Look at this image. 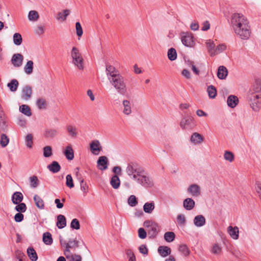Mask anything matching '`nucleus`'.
<instances>
[{
  "label": "nucleus",
  "mask_w": 261,
  "mask_h": 261,
  "mask_svg": "<svg viewBox=\"0 0 261 261\" xmlns=\"http://www.w3.org/2000/svg\"><path fill=\"white\" fill-rule=\"evenodd\" d=\"M34 63L32 61H28L24 66V71L27 74H31L33 71Z\"/></svg>",
  "instance_id": "nucleus-31"
},
{
  "label": "nucleus",
  "mask_w": 261,
  "mask_h": 261,
  "mask_svg": "<svg viewBox=\"0 0 261 261\" xmlns=\"http://www.w3.org/2000/svg\"><path fill=\"white\" fill-rule=\"evenodd\" d=\"M196 122L191 116H186L180 122V126L182 129H192L196 126Z\"/></svg>",
  "instance_id": "nucleus-7"
},
{
  "label": "nucleus",
  "mask_w": 261,
  "mask_h": 261,
  "mask_svg": "<svg viewBox=\"0 0 261 261\" xmlns=\"http://www.w3.org/2000/svg\"><path fill=\"white\" fill-rule=\"evenodd\" d=\"M9 143V137L5 134L1 135L0 144L3 148L6 147Z\"/></svg>",
  "instance_id": "nucleus-42"
},
{
  "label": "nucleus",
  "mask_w": 261,
  "mask_h": 261,
  "mask_svg": "<svg viewBox=\"0 0 261 261\" xmlns=\"http://www.w3.org/2000/svg\"><path fill=\"white\" fill-rule=\"evenodd\" d=\"M227 48V46L225 43L220 44L217 46L215 50V56L220 54L225 51Z\"/></svg>",
  "instance_id": "nucleus-47"
},
{
  "label": "nucleus",
  "mask_w": 261,
  "mask_h": 261,
  "mask_svg": "<svg viewBox=\"0 0 261 261\" xmlns=\"http://www.w3.org/2000/svg\"><path fill=\"white\" fill-rule=\"evenodd\" d=\"M138 236L141 239L146 238L147 233L145 230L143 228H140L138 230Z\"/></svg>",
  "instance_id": "nucleus-64"
},
{
  "label": "nucleus",
  "mask_w": 261,
  "mask_h": 261,
  "mask_svg": "<svg viewBox=\"0 0 261 261\" xmlns=\"http://www.w3.org/2000/svg\"><path fill=\"white\" fill-rule=\"evenodd\" d=\"M75 28L76 35L79 37H81L83 34V31L81 23L79 22H76Z\"/></svg>",
  "instance_id": "nucleus-62"
},
{
  "label": "nucleus",
  "mask_w": 261,
  "mask_h": 261,
  "mask_svg": "<svg viewBox=\"0 0 261 261\" xmlns=\"http://www.w3.org/2000/svg\"><path fill=\"white\" fill-rule=\"evenodd\" d=\"M187 191L193 197H198L201 194L200 188L197 184H194L189 186Z\"/></svg>",
  "instance_id": "nucleus-13"
},
{
  "label": "nucleus",
  "mask_w": 261,
  "mask_h": 261,
  "mask_svg": "<svg viewBox=\"0 0 261 261\" xmlns=\"http://www.w3.org/2000/svg\"><path fill=\"white\" fill-rule=\"evenodd\" d=\"M207 51L211 56H215V44L212 40H207L206 42Z\"/></svg>",
  "instance_id": "nucleus-25"
},
{
  "label": "nucleus",
  "mask_w": 261,
  "mask_h": 261,
  "mask_svg": "<svg viewBox=\"0 0 261 261\" xmlns=\"http://www.w3.org/2000/svg\"><path fill=\"white\" fill-rule=\"evenodd\" d=\"M7 128L6 120L4 115L2 113H0V129L5 130Z\"/></svg>",
  "instance_id": "nucleus-51"
},
{
  "label": "nucleus",
  "mask_w": 261,
  "mask_h": 261,
  "mask_svg": "<svg viewBox=\"0 0 261 261\" xmlns=\"http://www.w3.org/2000/svg\"><path fill=\"white\" fill-rule=\"evenodd\" d=\"M203 141V138L201 135L198 133H194L190 138V141L194 144H199Z\"/></svg>",
  "instance_id": "nucleus-17"
},
{
  "label": "nucleus",
  "mask_w": 261,
  "mask_h": 261,
  "mask_svg": "<svg viewBox=\"0 0 261 261\" xmlns=\"http://www.w3.org/2000/svg\"><path fill=\"white\" fill-rule=\"evenodd\" d=\"M43 241L44 243L47 245H50L53 243V239L50 232H46L43 234Z\"/></svg>",
  "instance_id": "nucleus-36"
},
{
  "label": "nucleus",
  "mask_w": 261,
  "mask_h": 261,
  "mask_svg": "<svg viewBox=\"0 0 261 261\" xmlns=\"http://www.w3.org/2000/svg\"><path fill=\"white\" fill-rule=\"evenodd\" d=\"M39 17L38 13L35 10H31L29 12L28 19L31 21H36Z\"/></svg>",
  "instance_id": "nucleus-39"
},
{
  "label": "nucleus",
  "mask_w": 261,
  "mask_h": 261,
  "mask_svg": "<svg viewBox=\"0 0 261 261\" xmlns=\"http://www.w3.org/2000/svg\"><path fill=\"white\" fill-rule=\"evenodd\" d=\"M97 163L98 168L100 170H105L108 168V158L106 156L99 157Z\"/></svg>",
  "instance_id": "nucleus-14"
},
{
  "label": "nucleus",
  "mask_w": 261,
  "mask_h": 261,
  "mask_svg": "<svg viewBox=\"0 0 261 261\" xmlns=\"http://www.w3.org/2000/svg\"><path fill=\"white\" fill-rule=\"evenodd\" d=\"M23 57L21 54H15L11 58V62L15 67H19L22 65Z\"/></svg>",
  "instance_id": "nucleus-11"
},
{
  "label": "nucleus",
  "mask_w": 261,
  "mask_h": 261,
  "mask_svg": "<svg viewBox=\"0 0 261 261\" xmlns=\"http://www.w3.org/2000/svg\"><path fill=\"white\" fill-rule=\"evenodd\" d=\"M68 132L72 137H75L77 135L76 128L72 125H68L67 127Z\"/></svg>",
  "instance_id": "nucleus-56"
},
{
  "label": "nucleus",
  "mask_w": 261,
  "mask_h": 261,
  "mask_svg": "<svg viewBox=\"0 0 261 261\" xmlns=\"http://www.w3.org/2000/svg\"><path fill=\"white\" fill-rule=\"evenodd\" d=\"M228 74V70L224 66H220L218 69L217 76L220 80L225 79Z\"/></svg>",
  "instance_id": "nucleus-19"
},
{
  "label": "nucleus",
  "mask_w": 261,
  "mask_h": 261,
  "mask_svg": "<svg viewBox=\"0 0 261 261\" xmlns=\"http://www.w3.org/2000/svg\"><path fill=\"white\" fill-rule=\"evenodd\" d=\"M150 232L151 235L153 236H156L158 233V230H159V225L156 223H154L151 225V226L150 227Z\"/></svg>",
  "instance_id": "nucleus-55"
},
{
  "label": "nucleus",
  "mask_w": 261,
  "mask_h": 261,
  "mask_svg": "<svg viewBox=\"0 0 261 261\" xmlns=\"http://www.w3.org/2000/svg\"><path fill=\"white\" fill-rule=\"evenodd\" d=\"M70 227L72 229H75L76 230L79 229L80 228V224L79 220L76 218L73 219L71 221Z\"/></svg>",
  "instance_id": "nucleus-60"
},
{
  "label": "nucleus",
  "mask_w": 261,
  "mask_h": 261,
  "mask_svg": "<svg viewBox=\"0 0 261 261\" xmlns=\"http://www.w3.org/2000/svg\"><path fill=\"white\" fill-rule=\"evenodd\" d=\"M25 143L30 149L32 148L33 145V136L31 134H28L25 137Z\"/></svg>",
  "instance_id": "nucleus-46"
},
{
  "label": "nucleus",
  "mask_w": 261,
  "mask_h": 261,
  "mask_svg": "<svg viewBox=\"0 0 261 261\" xmlns=\"http://www.w3.org/2000/svg\"><path fill=\"white\" fill-rule=\"evenodd\" d=\"M181 39L182 43L187 47H193L195 44L194 37L191 33H182Z\"/></svg>",
  "instance_id": "nucleus-8"
},
{
  "label": "nucleus",
  "mask_w": 261,
  "mask_h": 261,
  "mask_svg": "<svg viewBox=\"0 0 261 261\" xmlns=\"http://www.w3.org/2000/svg\"><path fill=\"white\" fill-rule=\"evenodd\" d=\"M231 25L235 34L241 39L247 40L250 36L251 30L247 18L241 13H234L231 17Z\"/></svg>",
  "instance_id": "nucleus-1"
},
{
  "label": "nucleus",
  "mask_w": 261,
  "mask_h": 261,
  "mask_svg": "<svg viewBox=\"0 0 261 261\" xmlns=\"http://www.w3.org/2000/svg\"><path fill=\"white\" fill-rule=\"evenodd\" d=\"M123 110V113L127 115H129L132 113V108L130 102L127 100H124L122 102Z\"/></svg>",
  "instance_id": "nucleus-29"
},
{
  "label": "nucleus",
  "mask_w": 261,
  "mask_h": 261,
  "mask_svg": "<svg viewBox=\"0 0 261 261\" xmlns=\"http://www.w3.org/2000/svg\"><path fill=\"white\" fill-rule=\"evenodd\" d=\"M137 182L144 187H151L154 185L153 179L147 175L145 171L141 174Z\"/></svg>",
  "instance_id": "nucleus-6"
},
{
  "label": "nucleus",
  "mask_w": 261,
  "mask_h": 261,
  "mask_svg": "<svg viewBox=\"0 0 261 261\" xmlns=\"http://www.w3.org/2000/svg\"><path fill=\"white\" fill-rule=\"evenodd\" d=\"M22 200L23 195L21 192H16L12 195V201L14 204H17L19 203H21Z\"/></svg>",
  "instance_id": "nucleus-26"
},
{
  "label": "nucleus",
  "mask_w": 261,
  "mask_h": 261,
  "mask_svg": "<svg viewBox=\"0 0 261 261\" xmlns=\"http://www.w3.org/2000/svg\"><path fill=\"white\" fill-rule=\"evenodd\" d=\"M125 172L130 178L137 182L141 174L144 172V170L138 164L130 163L126 167Z\"/></svg>",
  "instance_id": "nucleus-3"
},
{
  "label": "nucleus",
  "mask_w": 261,
  "mask_h": 261,
  "mask_svg": "<svg viewBox=\"0 0 261 261\" xmlns=\"http://www.w3.org/2000/svg\"><path fill=\"white\" fill-rule=\"evenodd\" d=\"M33 199L35 201V204L38 208L41 210H42L44 208V201L40 196H39L37 195H35L34 196Z\"/></svg>",
  "instance_id": "nucleus-30"
},
{
  "label": "nucleus",
  "mask_w": 261,
  "mask_h": 261,
  "mask_svg": "<svg viewBox=\"0 0 261 261\" xmlns=\"http://www.w3.org/2000/svg\"><path fill=\"white\" fill-rule=\"evenodd\" d=\"M195 206L194 200L191 198H187L183 201V207L187 211H191Z\"/></svg>",
  "instance_id": "nucleus-15"
},
{
  "label": "nucleus",
  "mask_w": 261,
  "mask_h": 261,
  "mask_svg": "<svg viewBox=\"0 0 261 261\" xmlns=\"http://www.w3.org/2000/svg\"><path fill=\"white\" fill-rule=\"evenodd\" d=\"M27 253L32 261H36L37 260L38 256L33 248H29L27 249Z\"/></svg>",
  "instance_id": "nucleus-35"
},
{
  "label": "nucleus",
  "mask_w": 261,
  "mask_h": 261,
  "mask_svg": "<svg viewBox=\"0 0 261 261\" xmlns=\"http://www.w3.org/2000/svg\"><path fill=\"white\" fill-rule=\"evenodd\" d=\"M164 237L166 242L170 243L174 240L175 235L173 232L168 231L165 233Z\"/></svg>",
  "instance_id": "nucleus-43"
},
{
  "label": "nucleus",
  "mask_w": 261,
  "mask_h": 261,
  "mask_svg": "<svg viewBox=\"0 0 261 261\" xmlns=\"http://www.w3.org/2000/svg\"><path fill=\"white\" fill-rule=\"evenodd\" d=\"M58 131L55 129H49L45 131V136L47 138H53L57 136Z\"/></svg>",
  "instance_id": "nucleus-52"
},
{
  "label": "nucleus",
  "mask_w": 261,
  "mask_h": 261,
  "mask_svg": "<svg viewBox=\"0 0 261 261\" xmlns=\"http://www.w3.org/2000/svg\"><path fill=\"white\" fill-rule=\"evenodd\" d=\"M15 210L20 213H24L27 210V206L24 203H19L15 206Z\"/></svg>",
  "instance_id": "nucleus-53"
},
{
  "label": "nucleus",
  "mask_w": 261,
  "mask_h": 261,
  "mask_svg": "<svg viewBox=\"0 0 261 261\" xmlns=\"http://www.w3.org/2000/svg\"><path fill=\"white\" fill-rule=\"evenodd\" d=\"M13 40L14 44L20 45L22 43V38L20 34L16 33L13 35Z\"/></svg>",
  "instance_id": "nucleus-45"
},
{
  "label": "nucleus",
  "mask_w": 261,
  "mask_h": 261,
  "mask_svg": "<svg viewBox=\"0 0 261 261\" xmlns=\"http://www.w3.org/2000/svg\"><path fill=\"white\" fill-rule=\"evenodd\" d=\"M222 248L220 244L215 243L213 245L211 251L215 255H219L222 252Z\"/></svg>",
  "instance_id": "nucleus-37"
},
{
  "label": "nucleus",
  "mask_w": 261,
  "mask_h": 261,
  "mask_svg": "<svg viewBox=\"0 0 261 261\" xmlns=\"http://www.w3.org/2000/svg\"><path fill=\"white\" fill-rule=\"evenodd\" d=\"M68 261H82V257L78 254H73L71 252H64Z\"/></svg>",
  "instance_id": "nucleus-18"
},
{
  "label": "nucleus",
  "mask_w": 261,
  "mask_h": 261,
  "mask_svg": "<svg viewBox=\"0 0 261 261\" xmlns=\"http://www.w3.org/2000/svg\"><path fill=\"white\" fill-rule=\"evenodd\" d=\"M247 98L252 110L255 111H257L258 104L261 103V95L249 92Z\"/></svg>",
  "instance_id": "nucleus-5"
},
{
  "label": "nucleus",
  "mask_w": 261,
  "mask_h": 261,
  "mask_svg": "<svg viewBox=\"0 0 261 261\" xmlns=\"http://www.w3.org/2000/svg\"><path fill=\"white\" fill-rule=\"evenodd\" d=\"M47 169L52 173H56L61 169V166L57 161H53L51 164L47 165Z\"/></svg>",
  "instance_id": "nucleus-22"
},
{
  "label": "nucleus",
  "mask_w": 261,
  "mask_h": 261,
  "mask_svg": "<svg viewBox=\"0 0 261 261\" xmlns=\"http://www.w3.org/2000/svg\"><path fill=\"white\" fill-rule=\"evenodd\" d=\"M178 250L186 256L189 255L190 252L188 246L185 244L180 245L179 247Z\"/></svg>",
  "instance_id": "nucleus-49"
},
{
  "label": "nucleus",
  "mask_w": 261,
  "mask_h": 261,
  "mask_svg": "<svg viewBox=\"0 0 261 261\" xmlns=\"http://www.w3.org/2000/svg\"><path fill=\"white\" fill-rule=\"evenodd\" d=\"M158 250L160 255L163 257H166L171 254V249L167 246H160Z\"/></svg>",
  "instance_id": "nucleus-28"
},
{
  "label": "nucleus",
  "mask_w": 261,
  "mask_h": 261,
  "mask_svg": "<svg viewBox=\"0 0 261 261\" xmlns=\"http://www.w3.org/2000/svg\"><path fill=\"white\" fill-rule=\"evenodd\" d=\"M207 92L210 98H214L217 95L216 88L213 85L208 86Z\"/></svg>",
  "instance_id": "nucleus-40"
},
{
  "label": "nucleus",
  "mask_w": 261,
  "mask_h": 261,
  "mask_svg": "<svg viewBox=\"0 0 261 261\" xmlns=\"http://www.w3.org/2000/svg\"><path fill=\"white\" fill-rule=\"evenodd\" d=\"M234 155L233 153L229 151H225L224 153V158L225 160L232 162L234 160Z\"/></svg>",
  "instance_id": "nucleus-54"
},
{
  "label": "nucleus",
  "mask_w": 261,
  "mask_h": 261,
  "mask_svg": "<svg viewBox=\"0 0 261 261\" xmlns=\"http://www.w3.org/2000/svg\"><path fill=\"white\" fill-rule=\"evenodd\" d=\"M52 155V149L49 146H46L43 148V155L45 158H48Z\"/></svg>",
  "instance_id": "nucleus-58"
},
{
  "label": "nucleus",
  "mask_w": 261,
  "mask_h": 261,
  "mask_svg": "<svg viewBox=\"0 0 261 261\" xmlns=\"http://www.w3.org/2000/svg\"><path fill=\"white\" fill-rule=\"evenodd\" d=\"M90 148L91 152L94 155L99 154L102 149L100 142L97 140H93L90 143Z\"/></svg>",
  "instance_id": "nucleus-10"
},
{
  "label": "nucleus",
  "mask_w": 261,
  "mask_h": 261,
  "mask_svg": "<svg viewBox=\"0 0 261 261\" xmlns=\"http://www.w3.org/2000/svg\"><path fill=\"white\" fill-rule=\"evenodd\" d=\"M32 90L31 86L25 85L22 87L21 91V98L25 100H28L32 96Z\"/></svg>",
  "instance_id": "nucleus-12"
},
{
  "label": "nucleus",
  "mask_w": 261,
  "mask_h": 261,
  "mask_svg": "<svg viewBox=\"0 0 261 261\" xmlns=\"http://www.w3.org/2000/svg\"><path fill=\"white\" fill-rule=\"evenodd\" d=\"M249 92L261 95V81H256Z\"/></svg>",
  "instance_id": "nucleus-23"
},
{
  "label": "nucleus",
  "mask_w": 261,
  "mask_h": 261,
  "mask_svg": "<svg viewBox=\"0 0 261 261\" xmlns=\"http://www.w3.org/2000/svg\"><path fill=\"white\" fill-rule=\"evenodd\" d=\"M227 232L231 237L234 240H237L239 238V228L237 226L232 227L229 226L227 228Z\"/></svg>",
  "instance_id": "nucleus-16"
},
{
  "label": "nucleus",
  "mask_w": 261,
  "mask_h": 261,
  "mask_svg": "<svg viewBox=\"0 0 261 261\" xmlns=\"http://www.w3.org/2000/svg\"><path fill=\"white\" fill-rule=\"evenodd\" d=\"M110 184L114 189H117L120 185V180L118 176L114 175L110 180Z\"/></svg>",
  "instance_id": "nucleus-27"
},
{
  "label": "nucleus",
  "mask_w": 261,
  "mask_h": 261,
  "mask_svg": "<svg viewBox=\"0 0 261 261\" xmlns=\"http://www.w3.org/2000/svg\"><path fill=\"white\" fill-rule=\"evenodd\" d=\"M56 225L59 229H62L66 226V219L64 215L60 214L57 216Z\"/></svg>",
  "instance_id": "nucleus-21"
},
{
  "label": "nucleus",
  "mask_w": 261,
  "mask_h": 261,
  "mask_svg": "<svg viewBox=\"0 0 261 261\" xmlns=\"http://www.w3.org/2000/svg\"><path fill=\"white\" fill-rule=\"evenodd\" d=\"M71 56L72 59V63L76 66L79 69H84V60L79 49L73 47L71 52Z\"/></svg>",
  "instance_id": "nucleus-4"
},
{
  "label": "nucleus",
  "mask_w": 261,
  "mask_h": 261,
  "mask_svg": "<svg viewBox=\"0 0 261 261\" xmlns=\"http://www.w3.org/2000/svg\"><path fill=\"white\" fill-rule=\"evenodd\" d=\"M227 102L229 107L234 108L238 105L239 99L236 96L230 95L227 98Z\"/></svg>",
  "instance_id": "nucleus-24"
},
{
  "label": "nucleus",
  "mask_w": 261,
  "mask_h": 261,
  "mask_svg": "<svg viewBox=\"0 0 261 261\" xmlns=\"http://www.w3.org/2000/svg\"><path fill=\"white\" fill-rule=\"evenodd\" d=\"M19 111L27 116H31L32 113L30 107L26 105H22L19 107Z\"/></svg>",
  "instance_id": "nucleus-38"
},
{
  "label": "nucleus",
  "mask_w": 261,
  "mask_h": 261,
  "mask_svg": "<svg viewBox=\"0 0 261 261\" xmlns=\"http://www.w3.org/2000/svg\"><path fill=\"white\" fill-rule=\"evenodd\" d=\"M188 64L190 67H191L192 70L194 72V73L196 75L199 74V70L196 68V67L194 65L193 62L191 61H188Z\"/></svg>",
  "instance_id": "nucleus-63"
},
{
  "label": "nucleus",
  "mask_w": 261,
  "mask_h": 261,
  "mask_svg": "<svg viewBox=\"0 0 261 261\" xmlns=\"http://www.w3.org/2000/svg\"><path fill=\"white\" fill-rule=\"evenodd\" d=\"M30 186L33 188H37L39 184V180L36 175H33L29 178Z\"/></svg>",
  "instance_id": "nucleus-41"
},
{
  "label": "nucleus",
  "mask_w": 261,
  "mask_h": 261,
  "mask_svg": "<svg viewBox=\"0 0 261 261\" xmlns=\"http://www.w3.org/2000/svg\"><path fill=\"white\" fill-rule=\"evenodd\" d=\"M36 105L40 110L45 109L46 108L47 103L44 99L39 98L36 101Z\"/></svg>",
  "instance_id": "nucleus-48"
},
{
  "label": "nucleus",
  "mask_w": 261,
  "mask_h": 261,
  "mask_svg": "<svg viewBox=\"0 0 261 261\" xmlns=\"http://www.w3.org/2000/svg\"><path fill=\"white\" fill-rule=\"evenodd\" d=\"M19 85L18 82L16 79L12 80L10 83L7 84L8 87L11 92H15Z\"/></svg>",
  "instance_id": "nucleus-34"
},
{
  "label": "nucleus",
  "mask_w": 261,
  "mask_h": 261,
  "mask_svg": "<svg viewBox=\"0 0 261 261\" xmlns=\"http://www.w3.org/2000/svg\"><path fill=\"white\" fill-rule=\"evenodd\" d=\"M70 11L69 10H65L63 12H59L58 14V19L64 21L66 19V17L69 14Z\"/></svg>",
  "instance_id": "nucleus-50"
},
{
  "label": "nucleus",
  "mask_w": 261,
  "mask_h": 261,
  "mask_svg": "<svg viewBox=\"0 0 261 261\" xmlns=\"http://www.w3.org/2000/svg\"><path fill=\"white\" fill-rule=\"evenodd\" d=\"M64 154L66 158L68 160H72L73 159L74 152L72 147L70 145L67 146L66 147Z\"/></svg>",
  "instance_id": "nucleus-32"
},
{
  "label": "nucleus",
  "mask_w": 261,
  "mask_h": 261,
  "mask_svg": "<svg viewBox=\"0 0 261 261\" xmlns=\"http://www.w3.org/2000/svg\"><path fill=\"white\" fill-rule=\"evenodd\" d=\"M193 222L196 226L201 227L205 224V219L203 216L199 215L195 217Z\"/></svg>",
  "instance_id": "nucleus-20"
},
{
  "label": "nucleus",
  "mask_w": 261,
  "mask_h": 261,
  "mask_svg": "<svg viewBox=\"0 0 261 261\" xmlns=\"http://www.w3.org/2000/svg\"><path fill=\"white\" fill-rule=\"evenodd\" d=\"M106 75L110 83L120 94L125 95L127 92V85L125 78L113 66L106 65Z\"/></svg>",
  "instance_id": "nucleus-2"
},
{
  "label": "nucleus",
  "mask_w": 261,
  "mask_h": 261,
  "mask_svg": "<svg viewBox=\"0 0 261 261\" xmlns=\"http://www.w3.org/2000/svg\"><path fill=\"white\" fill-rule=\"evenodd\" d=\"M128 204L132 207L135 206L138 204L137 198L135 195H131L128 199Z\"/></svg>",
  "instance_id": "nucleus-59"
},
{
  "label": "nucleus",
  "mask_w": 261,
  "mask_h": 261,
  "mask_svg": "<svg viewBox=\"0 0 261 261\" xmlns=\"http://www.w3.org/2000/svg\"><path fill=\"white\" fill-rule=\"evenodd\" d=\"M168 57L170 61H174L177 58V53L174 48H170L168 51Z\"/></svg>",
  "instance_id": "nucleus-44"
},
{
  "label": "nucleus",
  "mask_w": 261,
  "mask_h": 261,
  "mask_svg": "<svg viewBox=\"0 0 261 261\" xmlns=\"http://www.w3.org/2000/svg\"><path fill=\"white\" fill-rule=\"evenodd\" d=\"M60 243L62 246L65 247L64 252H70V249L75 250L79 246V242L76 239L73 240L70 239L68 242H63L62 240H60Z\"/></svg>",
  "instance_id": "nucleus-9"
},
{
  "label": "nucleus",
  "mask_w": 261,
  "mask_h": 261,
  "mask_svg": "<svg viewBox=\"0 0 261 261\" xmlns=\"http://www.w3.org/2000/svg\"><path fill=\"white\" fill-rule=\"evenodd\" d=\"M177 222L179 225H185L186 218L183 214H179L177 216Z\"/></svg>",
  "instance_id": "nucleus-61"
},
{
  "label": "nucleus",
  "mask_w": 261,
  "mask_h": 261,
  "mask_svg": "<svg viewBox=\"0 0 261 261\" xmlns=\"http://www.w3.org/2000/svg\"><path fill=\"white\" fill-rule=\"evenodd\" d=\"M66 185L70 189L74 187L73 179L70 174H68L66 177Z\"/></svg>",
  "instance_id": "nucleus-57"
},
{
  "label": "nucleus",
  "mask_w": 261,
  "mask_h": 261,
  "mask_svg": "<svg viewBox=\"0 0 261 261\" xmlns=\"http://www.w3.org/2000/svg\"><path fill=\"white\" fill-rule=\"evenodd\" d=\"M154 207L155 205L153 202H146L143 205V210L146 213L151 214Z\"/></svg>",
  "instance_id": "nucleus-33"
}]
</instances>
